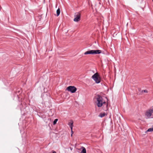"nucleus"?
I'll list each match as a JSON object with an SVG mask.
<instances>
[{
  "instance_id": "nucleus-3",
  "label": "nucleus",
  "mask_w": 153,
  "mask_h": 153,
  "mask_svg": "<svg viewBox=\"0 0 153 153\" xmlns=\"http://www.w3.org/2000/svg\"><path fill=\"white\" fill-rule=\"evenodd\" d=\"M102 52L100 50H91L85 52L84 54L85 55L91 54H100Z\"/></svg>"
},
{
  "instance_id": "nucleus-2",
  "label": "nucleus",
  "mask_w": 153,
  "mask_h": 153,
  "mask_svg": "<svg viewBox=\"0 0 153 153\" xmlns=\"http://www.w3.org/2000/svg\"><path fill=\"white\" fill-rule=\"evenodd\" d=\"M92 78L96 83H99L100 82L101 78L98 73H96L93 75Z\"/></svg>"
},
{
  "instance_id": "nucleus-5",
  "label": "nucleus",
  "mask_w": 153,
  "mask_h": 153,
  "mask_svg": "<svg viewBox=\"0 0 153 153\" xmlns=\"http://www.w3.org/2000/svg\"><path fill=\"white\" fill-rule=\"evenodd\" d=\"M75 18L74 19V21L76 22H78L80 20V14L79 13H76L75 14Z\"/></svg>"
},
{
  "instance_id": "nucleus-17",
  "label": "nucleus",
  "mask_w": 153,
  "mask_h": 153,
  "mask_svg": "<svg viewBox=\"0 0 153 153\" xmlns=\"http://www.w3.org/2000/svg\"><path fill=\"white\" fill-rule=\"evenodd\" d=\"M152 1H153V0H152Z\"/></svg>"
},
{
  "instance_id": "nucleus-6",
  "label": "nucleus",
  "mask_w": 153,
  "mask_h": 153,
  "mask_svg": "<svg viewBox=\"0 0 153 153\" xmlns=\"http://www.w3.org/2000/svg\"><path fill=\"white\" fill-rule=\"evenodd\" d=\"M153 113V108L149 109L146 112L145 115L148 117H150L152 115V114Z\"/></svg>"
},
{
  "instance_id": "nucleus-9",
  "label": "nucleus",
  "mask_w": 153,
  "mask_h": 153,
  "mask_svg": "<svg viewBox=\"0 0 153 153\" xmlns=\"http://www.w3.org/2000/svg\"><path fill=\"white\" fill-rule=\"evenodd\" d=\"M60 10L59 8H58V9L56 10V14L57 16H58L60 13Z\"/></svg>"
},
{
  "instance_id": "nucleus-15",
  "label": "nucleus",
  "mask_w": 153,
  "mask_h": 153,
  "mask_svg": "<svg viewBox=\"0 0 153 153\" xmlns=\"http://www.w3.org/2000/svg\"><path fill=\"white\" fill-rule=\"evenodd\" d=\"M52 153H56V152L55 151H53Z\"/></svg>"
},
{
  "instance_id": "nucleus-16",
  "label": "nucleus",
  "mask_w": 153,
  "mask_h": 153,
  "mask_svg": "<svg viewBox=\"0 0 153 153\" xmlns=\"http://www.w3.org/2000/svg\"><path fill=\"white\" fill-rule=\"evenodd\" d=\"M71 150H72V148H71Z\"/></svg>"
},
{
  "instance_id": "nucleus-1",
  "label": "nucleus",
  "mask_w": 153,
  "mask_h": 153,
  "mask_svg": "<svg viewBox=\"0 0 153 153\" xmlns=\"http://www.w3.org/2000/svg\"><path fill=\"white\" fill-rule=\"evenodd\" d=\"M97 100L96 104L98 107H100L102 105H105L106 108L108 105V103L103 100L102 97L100 95H97L96 98Z\"/></svg>"
},
{
  "instance_id": "nucleus-10",
  "label": "nucleus",
  "mask_w": 153,
  "mask_h": 153,
  "mask_svg": "<svg viewBox=\"0 0 153 153\" xmlns=\"http://www.w3.org/2000/svg\"><path fill=\"white\" fill-rule=\"evenodd\" d=\"M105 116V113H100V114L99 116L101 117H104Z\"/></svg>"
},
{
  "instance_id": "nucleus-8",
  "label": "nucleus",
  "mask_w": 153,
  "mask_h": 153,
  "mask_svg": "<svg viewBox=\"0 0 153 153\" xmlns=\"http://www.w3.org/2000/svg\"><path fill=\"white\" fill-rule=\"evenodd\" d=\"M81 149H82V150L80 153H86V149H85V148L83 146H82V147L81 148Z\"/></svg>"
},
{
  "instance_id": "nucleus-4",
  "label": "nucleus",
  "mask_w": 153,
  "mask_h": 153,
  "mask_svg": "<svg viewBox=\"0 0 153 153\" xmlns=\"http://www.w3.org/2000/svg\"><path fill=\"white\" fill-rule=\"evenodd\" d=\"M66 90L71 93H74L76 91L77 89L74 86H70L66 88Z\"/></svg>"
},
{
  "instance_id": "nucleus-11",
  "label": "nucleus",
  "mask_w": 153,
  "mask_h": 153,
  "mask_svg": "<svg viewBox=\"0 0 153 153\" xmlns=\"http://www.w3.org/2000/svg\"><path fill=\"white\" fill-rule=\"evenodd\" d=\"M147 131L148 132H152L153 131V127L152 128H149L147 130Z\"/></svg>"
},
{
  "instance_id": "nucleus-7",
  "label": "nucleus",
  "mask_w": 153,
  "mask_h": 153,
  "mask_svg": "<svg viewBox=\"0 0 153 153\" xmlns=\"http://www.w3.org/2000/svg\"><path fill=\"white\" fill-rule=\"evenodd\" d=\"M68 125L70 126V127L71 128V130H72L73 127V121H71L69 123Z\"/></svg>"
},
{
  "instance_id": "nucleus-14",
  "label": "nucleus",
  "mask_w": 153,
  "mask_h": 153,
  "mask_svg": "<svg viewBox=\"0 0 153 153\" xmlns=\"http://www.w3.org/2000/svg\"><path fill=\"white\" fill-rule=\"evenodd\" d=\"M73 134V130H71V136H72V134Z\"/></svg>"
},
{
  "instance_id": "nucleus-12",
  "label": "nucleus",
  "mask_w": 153,
  "mask_h": 153,
  "mask_svg": "<svg viewBox=\"0 0 153 153\" xmlns=\"http://www.w3.org/2000/svg\"><path fill=\"white\" fill-rule=\"evenodd\" d=\"M58 119H55L54 121H53V124L54 125H55L56 124V122H57V121H58Z\"/></svg>"
},
{
  "instance_id": "nucleus-13",
  "label": "nucleus",
  "mask_w": 153,
  "mask_h": 153,
  "mask_svg": "<svg viewBox=\"0 0 153 153\" xmlns=\"http://www.w3.org/2000/svg\"><path fill=\"white\" fill-rule=\"evenodd\" d=\"M143 91H144V92H145V93L148 92V91L146 90H143L142 92H143Z\"/></svg>"
}]
</instances>
